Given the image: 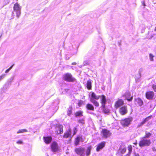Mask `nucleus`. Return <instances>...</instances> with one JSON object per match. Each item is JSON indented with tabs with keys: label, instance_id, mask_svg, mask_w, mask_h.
<instances>
[{
	"label": "nucleus",
	"instance_id": "nucleus-37",
	"mask_svg": "<svg viewBox=\"0 0 156 156\" xmlns=\"http://www.w3.org/2000/svg\"><path fill=\"white\" fill-rule=\"evenodd\" d=\"M77 131V129L76 128H75L74 130V133L73 134V135H75Z\"/></svg>",
	"mask_w": 156,
	"mask_h": 156
},
{
	"label": "nucleus",
	"instance_id": "nucleus-4",
	"mask_svg": "<svg viewBox=\"0 0 156 156\" xmlns=\"http://www.w3.org/2000/svg\"><path fill=\"white\" fill-rule=\"evenodd\" d=\"M63 77L64 80L69 82H73L76 80V79L73 77L70 73H68L65 74Z\"/></svg>",
	"mask_w": 156,
	"mask_h": 156
},
{
	"label": "nucleus",
	"instance_id": "nucleus-20",
	"mask_svg": "<svg viewBox=\"0 0 156 156\" xmlns=\"http://www.w3.org/2000/svg\"><path fill=\"white\" fill-rule=\"evenodd\" d=\"M86 108L88 110L94 111V110L93 105L90 103L87 104L86 105Z\"/></svg>",
	"mask_w": 156,
	"mask_h": 156
},
{
	"label": "nucleus",
	"instance_id": "nucleus-29",
	"mask_svg": "<svg viewBox=\"0 0 156 156\" xmlns=\"http://www.w3.org/2000/svg\"><path fill=\"white\" fill-rule=\"evenodd\" d=\"M128 148L129 151V154H130L131 153L132 150V146L130 145H129L128 146Z\"/></svg>",
	"mask_w": 156,
	"mask_h": 156
},
{
	"label": "nucleus",
	"instance_id": "nucleus-22",
	"mask_svg": "<svg viewBox=\"0 0 156 156\" xmlns=\"http://www.w3.org/2000/svg\"><path fill=\"white\" fill-rule=\"evenodd\" d=\"M91 149L92 147L90 145L87 147L85 151L86 156H89L90 154Z\"/></svg>",
	"mask_w": 156,
	"mask_h": 156
},
{
	"label": "nucleus",
	"instance_id": "nucleus-23",
	"mask_svg": "<svg viewBox=\"0 0 156 156\" xmlns=\"http://www.w3.org/2000/svg\"><path fill=\"white\" fill-rule=\"evenodd\" d=\"M83 112L81 111H79L76 112L74 114L75 116L76 117L80 116L81 117L83 116Z\"/></svg>",
	"mask_w": 156,
	"mask_h": 156
},
{
	"label": "nucleus",
	"instance_id": "nucleus-24",
	"mask_svg": "<svg viewBox=\"0 0 156 156\" xmlns=\"http://www.w3.org/2000/svg\"><path fill=\"white\" fill-rule=\"evenodd\" d=\"M86 85L87 88L88 90H90L91 89V82L90 80L87 81Z\"/></svg>",
	"mask_w": 156,
	"mask_h": 156
},
{
	"label": "nucleus",
	"instance_id": "nucleus-21",
	"mask_svg": "<svg viewBox=\"0 0 156 156\" xmlns=\"http://www.w3.org/2000/svg\"><path fill=\"white\" fill-rule=\"evenodd\" d=\"M71 134V130L70 129H68L65 133L63 135V137L64 138H67L69 137Z\"/></svg>",
	"mask_w": 156,
	"mask_h": 156
},
{
	"label": "nucleus",
	"instance_id": "nucleus-3",
	"mask_svg": "<svg viewBox=\"0 0 156 156\" xmlns=\"http://www.w3.org/2000/svg\"><path fill=\"white\" fill-rule=\"evenodd\" d=\"M151 144L150 139H148L142 137L139 143V146L142 147L145 146H149Z\"/></svg>",
	"mask_w": 156,
	"mask_h": 156
},
{
	"label": "nucleus",
	"instance_id": "nucleus-8",
	"mask_svg": "<svg viewBox=\"0 0 156 156\" xmlns=\"http://www.w3.org/2000/svg\"><path fill=\"white\" fill-rule=\"evenodd\" d=\"M154 95V93L153 91H147L145 94L146 98L147 99L150 100L153 99Z\"/></svg>",
	"mask_w": 156,
	"mask_h": 156
},
{
	"label": "nucleus",
	"instance_id": "nucleus-42",
	"mask_svg": "<svg viewBox=\"0 0 156 156\" xmlns=\"http://www.w3.org/2000/svg\"><path fill=\"white\" fill-rule=\"evenodd\" d=\"M134 156H140L138 154H135Z\"/></svg>",
	"mask_w": 156,
	"mask_h": 156
},
{
	"label": "nucleus",
	"instance_id": "nucleus-34",
	"mask_svg": "<svg viewBox=\"0 0 156 156\" xmlns=\"http://www.w3.org/2000/svg\"><path fill=\"white\" fill-rule=\"evenodd\" d=\"M13 66V65H12L9 69H8L6 70L5 71V73H8L9 71L12 68Z\"/></svg>",
	"mask_w": 156,
	"mask_h": 156
},
{
	"label": "nucleus",
	"instance_id": "nucleus-30",
	"mask_svg": "<svg viewBox=\"0 0 156 156\" xmlns=\"http://www.w3.org/2000/svg\"><path fill=\"white\" fill-rule=\"evenodd\" d=\"M21 14V11H16V15L17 18L19 17Z\"/></svg>",
	"mask_w": 156,
	"mask_h": 156
},
{
	"label": "nucleus",
	"instance_id": "nucleus-15",
	"mask_svg": "<svg viewBox=\"0 0 156 156\" xmlns=\"http://www.w3.org/2000/svg\"><path fill=\"white\" fill-rule=\"evenodd\" d=\"M152 117V115H151L143 119L142 121L138 124L137 127H140L144 124L147 122L151 119Z\"/></svg>",
	"mask_w": 156,
	"mask_h": 156
},
{
	"label": "nucleus",
	"instance_id": "nucleus-9",
	"mask_svg": "<svg viewBox=\"0 0 156 156\" xmlns=\"http://www.w3.org/2000/svg\"><path fill=\"white\" fill-rule=\"evenodd\" d=\"M84 148L81 147L76 148L74 149V151L75 153L80 156H82L84 154Z\"/></svg>",
	"mask_w": 156,
	"mask_h": 156
},
{
	"label": "nucleus",
	"instance_id": "nucleus-41",
	"mask_svg": "<svg viewBox=\"0 0 156 156\" xmlns=\"http://www.w3.org/2000/svg\"><path fill=\"white\" fill-rule=\"evenodd\" d=\"M72 65H76V62H74L72 63Z\"/></svg>",
	"mask_w": 156,
	"mask_h": 156
},
{
	"label": "nucleus",
	"instance_id": "nucleus-19",
	"mask_svg": "<svg viewBox=\"0 0 156 156\" xmlns=\"http://www.w3.org/2000/svg\"><path fill=\"white\" fill-rule=\"evenodd\" d=\"M21 7L18 3H15L13 6L14 11L16 12L21 11Z\"/></svg>",
	"mask_w": 156,
	"mask_h": 156
},
{
	"label": "nucleus",
	"instance_id": "nucleus-6",
	"mask_svg": "<svg viewBox=\"0 0 156 156\" xmlns=\"http://www.w3.org/2000/svg\"><path fill=\"white\" fill-rule=\"evenodd\" d=\"M63 126L62 125L58 124H57L55 126V133L57 135L61 134L63 133Z\"/></svg>",
	"mask_w": 156,
	"mask_h": 156
},
{
	"label": "nucleus",
	"instance_id": "nucleus-14",
	"mask_svg": "<svg viewBox=\"0 0 156 156\" xmlns=\"http://www.w3.org/2000/svg\"><path fill=\"white\" fill-rule=\"evenodd\" d=\"M106 143L105 141H102L98 144L96 146V151L98 152L102 149L105 146Z\"/></svg>",
	"mask_w": 156,
	"mask_h": 156
},
{
	"label": "nucleus",
	"instance_id": "nucleus-25",
	"mask_svg": "<svg viewBox=\"0 0 156 156\" xmlns=\"http://www.w3.org/2000/svg\"><path fill=\"white\" fill-rule=\"evenodd\" d=\"M90 101L92 103L95 107H98L99 106V104L98 101L96 100H91Z\"/></svg>",
	"mask_w": 156,
	"mask_h": 156
},
{
	"label": "nucleus",
	"instance_id": "nucleus-10",
	"mask_svg": "<svg viewBox=\"0 0 156 156\" xmlns=\"http://www.w3.org/2000/svg\"><path fill=\"white\" fill-rule=\"evenodd\" d=\"M101 133L103 135V137L105 138L110 136L112 134L110 131L106 129H103Z\"/></svg>",
	"mask_w": 156,
	"mask_h": 156
},
{
	"label": "nucleus",
	"instance_id": "nucleus-28",
	"mask_svg": "<svg viewBox=\"0 0 156 156\" xmlns=\"http://www.w3.org/2000/svg\"><path fill=\"white\" fill-rule=\"evenodd\" d=\"M27 132V130L26 129H19L17 132V133H23Z\"/></svg>",
	"mask_w": 156,
	"mask_h": 156
},
{
	"label": "nucleus",
	"instance_id": "nucleus-38",
	"mask_svg": "<svg viewBox=\"0 0 156 156\" xmlns=\"http://www.w3.org/2000/svg\"><path fill=\"white\" fill-rule=\"evenodd\" d=\"M5 76V74H3L0 76V80H2Z\"/></svg>",
	"mask_w": 156,
	"mask_h": 156
},
{
	"label": "nucleus",
	"instance_id": "nucleus-17",
	"mask_svg": "<svg viewBox=\"0 0 156 156\" xmlns=\"http://www.w3.org/2000/svg\"><path fill=\"white\" fill-rule=\"evenodd\" d=\"M82 139V137L81 136H77L74 139V144L75 146H76L79 144L80 140Z\"/></svg>",
	"mask_w": 156,
	"mask_h": 156
},
{
	"label": "nucleus",
	"instance_id": "nucleus-31",
	"mask_svg": "<svg viewBox=\"0 0 156 156\" xmlns=\"http://www.w3.org/2000/svg\"><path fill=\"white\" fill-rule=\"evenodd\" d=\"M149 57H150V60L152 61H154L153 58L154 57V55H153L152 54L150 53L149 54Z\"/></svg>",
	"mask_w": 156,
	"mask_h": 156
},
{
	"label": "nucleus",
	"instance_id": "nucleus-26",
	"mask_svg": "<svg viewBox=\"0 0 156 156\" xmlns=\"http://www.w3.org/2000/svg\"><path fill=\"white\" fill-rule=\"evenodd\" d=\"M72 106H70L67 111V114L68 116H70L72 113Z\"/></svg>",
	"mask_w": 156,
	"mask_h": 156
},
{
	"label": "nucleus",
	"instance_id": "nucleus-39",
	"mask_svg": "<svg viewBox=\"0 0 156 156\" xmlns=\"http://www.w3.org/2000/svg\"><path fill=\"white\" fill-rule=\"evenodd\" d=\"M141 3L142 4V5L144 6V7L145 6H146L145 2L144 1H143L141 2Z\"/></svg>",
	"mask_w": 156,
	"mask_h": 156
},
{
	"label": "nucleus",
	"instance_id": "nucleus-27",
	"mask_svg": "<svg viewBox=\"0 0 156 156\" xmlns=\"http://www.w3.org/2000/svg\"><path fill=\"white\" fill-rule=\"evenodd\" d=\"M151 136V133L148 132L146 131L145 132V135L143 137L145 139L148 138H149Z\"/></svg>",
	"mask_w": 156,
	"mask_h": 156
},
{
	"label": "nucleus",
	"instance_id": "nucleus-5",
	"mask_svg": "<svg viewBox=\"0 0 156 156\" xmlns=\"http://www.w3.org/2000/svg\"><path fill=\"white\" fill-rule=\"evenodd\" d=\"M51 151L53 152H56L58 151L59 147L58 143L55 141H53L50 145Z\"/></svg>",
	"mask_w": 156,
	"mask_h": 156
},
{
	"label": "nucleus",
	"instance_id": "nucleus-2",
	"mask_svg": "<svg viewBox=\"0 0 156 156\" xmlns=\"http://www.w3.org/2000/svg\"><path fill=\"white\" fill-rule=\"evenodd\" d=\"M133 120L132 117H129L121 119L120 121V123L123 127H128L130 125Z\"/></svg>",
	"mask_w": 156,
	"mask_h": 156
},
{
	"label": "nucleus",
	"instance_id": "nucleus-18",
	"mask_svg": "<svg viewBox=\"0 0 156 156\" xmlns=\"http://www.w3.org/2000/svg\"><path fill=\"white\" fill-rule=\"evenodd\" d=\"M134 101L139 106H141L143 104V100L140 98H138L134 99Z\"/></svg>",
	"mask_w": 156,
	"mask_h": 156
},
{
	"label": "nucleus",
	"instance_id": "nucleus-40",
	"mask_svg": "<svg viewBox=\"0 0 156 156\" xmlns=\"http://www.w3.org/2000/svg\"><path fill=\"white\" fill-rule=\"evenodd\" d=\"M133 144L135 145H136L137 144V141L136 140V141L135 142L133 143Z\"/></svg>",
	"mask_w": 156,
	"mask_h": 156
},
{
	"label": "nucleus",
	"instance_id": "nucleus-36",
	"mask_svg": "<svg viewBox=\"0 0 156 156\" xmlns=\"http://www.w3.org/2000/svg\"><path fill=\"white\" fill-rule=\"evenodd\" d=\"M126 151V148H123L122 149V153H124Z\"/></svg>",
	"mask_w": 156,
	"mask_h": 156
},
{
	"label": "nucleus",
	"instance_id": "nucleus-16",
	"mask_svg": "<svg viewBox=\"0 0 156 156\" xmlns=\"http://www.w3.org/2000/svg\"><path fill=\"white\" fill-rule=\"evenodd\" d=\"M43 139L46 144H48L52 141V138L51 136H44L43 137Z\"/></svg>",
	"mask_w": 156,
	"mask_h": 156
},
{
	"label": "nucleus",
	"instance_id": "nucleus-11",
	"mask_svg": "<svg viewBox=\"0 0 156 156\" xmlns=\"http://www.w3.org/2000/svg\"><path fill=\"white\" fill-rule=\"evenodd\" d=\"M124 104V101L122 99H118L115 102L114 104V107L116 109L118 108L119 107L122 106Z\"/></svg>",
	"mask_w": 156,
	"mask_h": 156
},
{
	"label": "nucleus",
	"instance_id": "nucleus-35",
	"mask_svg": "<svg viewBox=\"0 0 156 156\" xmlns=\"http://www.w3.org/2000/svg\"><path fill=\"white\" fill-rule=\"evenodd\" d=\"M78 121L79 123H81L83 124H84V120L83 119H79Z\"/></svg>",
	"mask_w": 156,
	"mask_h": 156
},
{
	"label": "nucleus",
	"instance_id": "nucleus-32",
	"mask_svg": "<svg viewBox=\"0 0 156 156\" xmlns=\"http://www.w3.org/2000/svg\"><path fill=\"white\" fill-rule=\"evenodd\" d=\"M152 88L155 92H156V85L155 84H153L152 85Z\"/></svg>",
	"mask_w": 156,
	"mask_h": 156
},
{
	"label": "nucleus",
	"instance_id": "nucleus-12",
	"mask_svg": "<svg viewBox=\"0 0 156 156\" xmlns=\"http://www.w3.org/2000/svg\"><path fill=\"white\" fill-rule=\"evenodd\" d=\"M122 97H125V99H126L129 101H132L133 99V96H131L130 93L129 91L126 92L122 95Z\"/></svg>",
	"mask_w": 156,
	"mask_h": 156
},
{
	"label": "nucleus",
	"instance_id": "nucleus-43",
	"mask_svg": "<svg viewBox=\"0 0 156 156\" xmlns=\"http://www.w3.org/2000/svg\"><path fill=\"white\" fill-rule=\"evenodd\" d=\"M154 30L155 31H156V27H155V28L154 29Z\"/></svg>",
	"mask_w": 156,
	"mask_h": 156
},
{
	"label": "nucleus",
	"instance_id": "nucleus-33",
	"mask_svg": "<svg viewBox=\"0 0 156 156\" xmlns=\"http://www.w3.org/2000/svg\"><path fill=\"white\" fill-rule=\"evenodd\" d=\"M16 143L18 144H23V142L21 140H19L16 142Z\"/></svg>",
	"mask_w": 156,
	"mask_h": 156
},
{
	"label": "nucleus",
	"instance_id": "nucleus-7",
	"mask_svg": "<svg viewBox=\"0 0 156 156\" xmlns=\"http://www.w3.org/2000/svg\"><path fill=\"white\" fill-rule=\"evenodd\" d=\"M128 112L127 107L126 105L122 106L119 108V112L121 115H125L128 113Z\"/></svg>",
	"mask_w": 156,
	"mask_h": 156
},
{
	"label": "nucleus",
	"instance_id": "nucleus-1",
	"mask_svg": "<svg viewBox=\"0 0 156 156\" xmlns=\"http://www.w3.org/2000/svg\"><path fill=\"white\" fill-rule=\"evenodd\" d=\"M101 99H100V103L101 105L100 108L103 110V112L105 113L109 112V110L106 108L105 105L107 103V99L106 96L104 94L101 96Z\"/></svg>",
	"mask_w": 156,
	"mask_h": 156
},
{
	"label": "nucleus",
	"instance_id": "nucleus-13",
	"mask_svg": "<svg viewBox=\"0 0 156 156\" xmlns=\"http://www.w3.org/2000/svg\"><path fill=\"white\" fill-rule=\"evenodd\" d=\"M90 94V101L92 99L93 100H98L100 98V99H101L102 95H97L94 92H91Z\"/></svg>",
	"mask_w": 156,
	"mask_h": 156
}]
</instances>
